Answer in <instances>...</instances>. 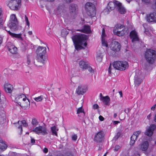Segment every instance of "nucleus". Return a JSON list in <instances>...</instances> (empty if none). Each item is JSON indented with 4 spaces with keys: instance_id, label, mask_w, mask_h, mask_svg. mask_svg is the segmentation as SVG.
I'll return each mask as SVG.
<instances>
[{
    "instance_id": "nucleus-9",
    "label": "nucleus",
    "mask_w": 156,
    "mask_h": 156,
    "mask_svg": "<svg viewBox=\"0 0 156 156\" xmlns=\"http://www.w3.org/2000/svg\"><path fill=\"white\" fill-rule=\"evenodd\" d=\"M10 19L7 24L8 26L12 30H16L17 28L18 23L16 15L14 14L11 15Z\"/></svg>"
},
{
    "instance_id": "nucleus-15",
    "label": "nucleus",
    "mask_w": 156,
    "mask_h": 156,
    "mask_svg": "<svg viewBox=\"0 0 156 156\" xmlns=\"http://www.w3.org/2000/svg\"><path fill=\"white\" fill-rule=\"evenodd\" d=\"M13 124L16 125V126L17 127L18 129L20 130L21 134L22 133L23 131L22 124H23V126L25 127H27L28 126L27 123L24 120L19 121L16 122L14 123Z\"/></svg>"
},
{
    "instance_id": "nucleus-5",
    "label": "nucleus",
    "mask_w": 156,
    "mask_h": 156,
    "mask_svg": "<svg viewBox=\"0 0 156 156\" xmlns=\"http://www.w3.org/2000/svg\"><path fill=\"white\" fill-rule=\"evenodd\" d=\"M88 39L87 35L79 34V50L85 48L87 45V41Z\"/></svg>"
},
{
    "instance_id": "nucleus-42",
    "label": "nucleus",
    "mask_w": 156,
    "mask_h": 156,
    "mask_svg": "<svg viewBox=\"0 0 156 156\" xmlns=\"http://www.w3.org/2000/svg\"><path fill=\"white\" fill-rule=\"evenodd\" d=\"M121 133L120 132H118L115 136V138L116 140L120 136Z\"/></svg>"
},
{
    "instance_id": "nucleus-37",
    "label": "nucleus",
    "mask_w": 156,
    "mask_h": 156,
    "mask_svg": "<svg viewBox=\"0 0 156 156\" xmlns=\"http://www.w3.org/2000/svg\"><path fill=\"white\" fill-rule=\"evenodd\" d=\"M69 9L72 12H75L76 10L75 5L74 4H71L70 6Z\"/></svg>"
},
{
    "instance_id": "nucleus-49",
    "label": "nucleus",
    "mask_w": 156,
    "mask_h": 156,
    "mask_svg": "<svg viewBox=\"0 0 156 156\" xmlns=\"http://www.w3.org/2000/svg\"><path fill=\"white\" fill-rule=\"evenodd\" d=\"M130 111V109L129 108H127V110L126 109H125L124 110V111L127 114H128Z\"/></svg>"
},
{
    "instance_id": "nucleus-45",
    "label": "nucleus",
    "mask_w": 156,
    "mask_h": 156,
    "mask_svg": "<svg viewBox=\"0 0 156 156\" xmlns=\"http://www.w3.org/2000/svg\"><path fill=\"white\" fill-rule=\"evenodd\" d=\"M0 19H3L2 9L0 8Z\"/></svg>"
},
{
    "instance_id": "nucleus-31",
    "label": "nucleus",
    "mask_w": 156,
    "mask_h": 156,
    "mask_svg": "<svg viewBox=\"0 0 156 156\" xmlns=\"http://www.w3.org/2000/svg\"><path fill=\"white\" fill-rule=\"evenodd\" d=\"M12 97H14V98L15 99V100L17 101L20 98H22L24 96H25V95L21 93L20 94H17L16 95H12Z\"/></svg>"
},
{
    "instance_id": "nucleus-8",
    "label": "nucleus",
    "mask_w": 156,
    "mask_h": 156,
    "mask_svg": "<svg viewBox=\"0 0 156 156\" xmlns=\"http://www.w3.org/2000/svg\"><path fill=\"white\" fill-rule=\"evenodd\" d=\"M113 66L114 69L119 70H124L128 67V62L124 61H116L113 63Z\"/></svg>"
},
{
    "instance_id": "nucleus-21",
    "label": "nucleus",
    "mask_w": 156,
    "mask_h": 156,
    "mask_svg": "<svg viewBox=\"0 0 156 156\" xmlns=\"http://www.w3.org/2000/svg\"><path fill=\"white\" fill-rule=\"evenodd\" d=\"M142 81L139 74H136L134 77V83L135 86L137 87L140 84Z\"/></svg>"
},
{
    "instance_id": "nucleus-43",
    "label": "nucleus",
    "mask_w": 156,
    "mask_h": 156,
    "mask_svg": "<svg viewBox=\"0 0 156 156\" xmlns=\"http://www.w3.org/2000/svg\"><path fill=\"white\" fill-rule=\"evenodd\" d=\"M87 69H88L89 71L90 72L94 73V70L89 65H88V67H87Z\"/></svg>"
},
{
    "instance_id": "nucleus-25",
    "label": "nucleus",
    "mask_w": 156,
    "mask_h": 156,
    "mask_svg": "<svg viewBox=\"0 0 156 156\" xmlns=\"http://www.w3.org/2000/svg\"><path fill=\"white\" fill-rule=\"evenodd\" d=\"M113 32L115 34L119 36H122L125 34V30L122 29V30L116 31V30H114Z\"/></svg>"
},
{
    "instance_id": "nucleus-52",
    "label": "nucleus",
    "mask_w": 156,
    "mask_h": 156,
    "mask_svg": "<svg viewBox=\"0 0 156 156\" xmlns=\"http://www.w3.org/2000/svg\"><path fill=\"white\" fill-rule=\"evenodd\" d=\"M63 1L65 2L69 3H70L72 2L73 0H62Z\"/></svg>"
},
{
    "instance_id": "nucleus-63",
    "label": "nucleus",
    "mask_w": 156,
    "mask_h": 156,
    "mask_svg": "<svg viewBox=\"0 0 156 156\" xmlns=\"http://www.w3.org/2000/svg\"><path fill=\"white\" fill-rule=\"evenodd\" d=\"M28 33L29 35H31L32 34V31H29Z\"/></svg>"
},
{
    "instance_id": "nucleus-55",
    "label": "nucleus",
    "mask_w": 156,
    "mask_h": 156,
    "mask_svg": "<svg viewBox=\"0 0 156 156\" xmlns=\"http://www.w3.org/2000/svg\"><path fill=\"white\" fill-rule=\"evenodd\" d=\"M35 143V140L34 139L32 138L31 137V143L33 144Z\"/></svg>"
},
{
    "instance_id": "nucleus-30",
    "label": "nucleus",
    "mask_w": 156,
    "mask_h": 156,
    "mask_svg": "<svg viewBox=\"0 0 156 156\" xmlns=\"http://www.w3.org/2000/svg\"><path fill=\"white\" fill-rule=\"evenodd\" d=\"M82 101V105L80 107V108H79V114L80 113H82V116H83L85 115V112H84V110L83 109V108L82 107L83 105V99H82L81 100Z\"/></svg>"
},
{
    "instance_id": "nucleus-40",
    "label": "nucleus",
    "mask_w": 156,
    "mask_h": 156,
    "mask_svg": "<svg viewBox=\"0 0 156 156\" xmlns=\"http://www.w3.org/2000/svg\"><path fill=\"white\" fill-rule=\"evenodd\" d=\"M152 8L154 9H156V0H153L151 5Z\"/></svg>"
},
{
    "instance_id": "nucleus-24",
    "label": "nucleus",
    "mask_w": 156,
    "mask_h": 156,
    "mask_svg": "<svg viewBox=\"0 0 156 156\" xmlns=\"http://www.w3.org/2000/svg\"><path fill=\"white\" fill-rule=\"evenodd\" d=\"M13 88L12 86L10 84L6 83L4 85V89L6 93H11L12 92Z\"/></svg>"
},
{
    "instance_id": "nucleus-26",
    "label": "nucleus",
    "mask_w": 156,
    "mask_h": 156,
    "mask_svg": "<svg viewBox=\"0 0 156 156\" xmlns=\"http://www.w3.org/2000/svg\"><path fill=\"white\" fill-rule=\"evenodd\" d=\"M101 100L103 101L105 105H109L110 98L108 96H106L105 97H102Z\"/></svg>"
},
{
    "instance_id": "nucleus-28",
    "label": "nucleus",
    "mask_w": 156,
    "mask_h": 156,
    "mask_svg": "<svg viewBox=\"0 0 156 156\" xmlns=\"http://www.w3.org/2000/svg\"><path fill=\"white\" fill-rule=\"evenodd\" d=\"M7 147V145L5 144V142L2 140H0V149L2 150H5Z\"/></svg>"
},
{
    "instance_id": "nucleus-12",
    "label": "nucleus",
    "mask_w": 156,
    "mask_h": 156,
    "mask_svg": "<svg viewBox=\"0 0 156 156\" xmlns=\"http://www.w3.org/2000/svg\"><path fill=\"white\" fill-rule=\"evenodd\" d=\"M105 134L102 130H100L95 135L94 141L98 143H101L103 141Z\"/></svg>"
},
{
    "instance_id": "nucleus-3",
    "label": "nucleus",
    "mask_w": 156,
    "mask_h": 156,
    "mask_svg": "<svg viewBox=\"0 0 156 156\" xmlns=\"http://www.w3.org/2000/svg\"><path fill=\"white\" fill-rule=\"evenodd\" d=\"M37 54V59L38 62L42 63H44V61L46 59L45 58V55L46 52V49L45 47L41 46H39L36 51Z\"/></svg>"
},
{
    "instance_id": "nucleus-14",
    "label": "nucleus",
    "mask_w": 156,
    "mask_h": 156,
    "mask_svg": "<svg viewBox=\"0 0 156 156\" xmlns=\"http://www.w3.org/2000/svg\"><path fill=\"white\" fill-rule=\"evenodd\" d=\"M32 131L38 134L41 133L43 135H44L48 134L46 128L41 126H39L38 127H37L34 128L33 129Z\"/></svg>"
},
{
    "instance_id": "nucleus-27",
    "label": "nucleus",
    "mask_w": 156,
    "mask_h": 156,
    "mask_svg": "<svg viewBox=\"0 0 156 156\" xmlns=\"http://www.w3.org/2000/svg\"><path fill=\"white\" fill-rule=\"evenodd\" d=\"M79 64L80 68L83 69H86L88 67V64L83 61H80Z\"/></svg>"
},
{
    "instance_id": "nucleus-2",
    "label": "nucleus",
    "mask_w": 156,
    "mask_h": 156,
    "mask_svg": "<svg viewBox=\"0 0 156 156\" xmlns=\"http://www.w3.org/2000/svg\"><path fill=\"white\" fill-rule=\"evenodd\" d=\"M73 36L71 38L75 47V51L73 53V58L74 61L77 62L78 60V33H74L75 31H72Z\"/></svg>"
},
{
    "instance_id": "nucleus-1",
    "label": "nucleus",
    "mask_w": 156,
    "mask_h": 156,
    "mask_svg": "<svg viewBox=\"0 0 156 156\" xmlns=\"http://www.w3.org/2000/svg\"><path fill=\"white\" fill-rule=\"evenodd\" d=\"M145 58L149 64H153L156 60V51L147 48L144 54Z\"/></svg>"
},
{
    "instance_id": "nucleus-22",
    "label": "nucleus",
    "mask_w": 156,
    "mask_h": 156,
    "mask_svg": "<svg viewBox=\"0 0 156 156\" xmlns=\"http://www.w3.org/2000/svg\"><path fill=\"white\" fill-rule=\"evenodd\" d=\"M149 146L147 141H144L141 144L139 145V147L142 151H146L148 149Z\"/></svg>"
},
{
    "instance_id": "nucleus-34",
    "label": "nucleus",
    "mask_w": 156,
    "mask_h": 156,
    "mask_svg": "<svg viewBox=\"0 0 156 156\" xmlns=\"http://www.w3.org/2000/svg\"><path fill=\"white\" fill-rule=\"evenodd\" d=\"M25 98H24L23 99V100L24 101H26L25 103H27L26 106H27L28 105L30 106V102L29 100L25 96Z\"/></svg>"
},
{
    "instance_id": "nucleus-4",
    "label": "nucleus",
    "mask_w": 156,
    "mask_h": 156,
    "mask_svg": "<svg viewBox=\"0 0 156 156\" xmlns=\"http://www.w3.org/2000/svg\"><path fill=\"white\" fill-rule=\"evenodd\" d=\"M85 9L87 15L91 17H94L96 15V7L94 4L87 2L85 5Z\"/></svg>"
},
{
    "instance_id": "nucleus-16",
    "label": "nucleus",
    "mask_w": 156,
    "mask_h": 156,
    "mask_svg": "<svg viewBox=\"0 0 156 156\" xmlns=\"http://www.w3.org/2000/svg\"><path fill=\"white\" fill-rule=\"evenodd\" d=\"M141 131L139 130L133 133V135L130 137V145L132 146L135 143V141L137 140L139 135L141 133Z\"/></svg>"
},
{
    "instance_id": "nucleus-36",
    "label": "nucleus",
    "mask_w": 156,
    "mask_h": 156,
    "mask_svg": "<svg viewBox=\"0 0 156 156\" xmlns=\"http://www.w3.org/2000/svg\"><path fill=\"white\" fill-rule=\"evenodd\" d=\"M149 65L147 62H143L142 63V67L146 69H147Z\"/></svg>"
},
{
    "instance_id": "nucleus-7",
    "label": "nucleus",
    "mask_w": 156,
    "mask_h": 156,
    "mask_svg": "<svg viewBox=\"0 0 156 156\" xmlns=\"http://www.w3.org/2000/svg\"><path fill=\"white\" fill-rule=\"evenodd\" d=\"M7 6L14 10H18L20 9L21 5V0H8Z\"/></svg>"
},
{
    "instance_id": "nucleus-51",
    "label": "nucleus",
    "mask_w": 156,
    "mask_h": 156,
    "mask_svg": "<svg viewBox=\"0 0 156 156\" xmlns=\"http://www.w3.org/2000/svg\"><path fill=\"white\" fill-rule=\"evenodd\" d=\"M99 119L101 121H103L104 119V118L101 115L99 116Z\"/></svg>"
},
{
    "instance_id": "nucleus-58",
    "label": "nucleus",
    "mask_w": 156,
    "mask_h": 156,
    "mask_svg": "<svg viewBox=\"0 0 156 156\" xmlns=\"http://www.w3.org/2000/svg\"><path fill=\"white\" fill-rule=\"evenodd\" d=\"M111 70H112L111 66V65H110L108 69V71L109 73H111Z\"/></svg>"
},
{
    "instance_id": "nucleus-6",
    "label": "nucleus",
    "mask_w": 156,
    "mask_h": 156,
    "mask_svg": "<svg viewBox=\"0 0 156 156\" xmlns=\"http://www.w3.org/2000/svg\"><path fill=\"white\" fill-rule=\"evenodd\" d=\"M80 20L81 21L79 25V31L86 34H90L91 32L90 26L88 25L85 24V21L84 19L81 18Z\"/></svg>"
},
{
    "instance_id": "nucleus-59",
    "label": "nucleus",
    "mask_w": 156,
    "mask_h": 156,
    "mask_svg": "<svg viewBox=\"0 0 156 156\" xmlns=\"http://www.w3.org/2000/svg\"><path fill=\"white\" fill-rule=\"evenodd\" d=\"M48 151V149L46 148H44L43 150V152L45 153H47Z\"/></svg>"
},
{
    "instance_id": "nucleus-39",
    "label": "nucleus",
    "mask_w": 156,
    "mask_h": 156,
    "mask_svg": "<svg viewBox=\"0 0 156 156\" xmlns=\"http://www.w3.org/2000/svg\"><path fill=\"white\" fill-rule=\"evenodd\" d=\"M115 29L117 30H121L122 28H123L124 27V26L122 25H121V24H118L115 26Z\"/></svg>"
},
{
    "instance_id": "nucleus-19",
    "label": "nucleus",
    "mask_w": 156,
    "mask_h": 156,
    "mask_svg": "<svg viewBox=\"0 0 156 156\" xmlns=\"http://www.w3.org/2000/svg\"><path fill=\"white\" fill-rule=\"evenodd\" d=\"M146 20L148 23L156 22V11L147 15Z\"/></svg>"
},
{
    "instance_id": "nucleus-41",
    "label": "nucleus",
    "mask_w": 156,
    "mask_h": 156,
    "mask_svg": "<svg viewBox=\"0 0 156 156\" xmlns=\"http://www.w3.org/2000/svg\"><path fill=\"white\" fill-rule=\"evenodd\" d=\"M143 26L144 28V30H145L144 31V33L145 34H146L147 35L149 36V35H150V34L148 31V29H147L145 27V25H143Z\"/></svg>"
},
{
    "instance_id": "nucleus-11",
    "label": "nucleus",
    "mask_w": 156,
    "mask_h": 156,
    "mask_svg": "<svg viewBox=\"0 0 156 156\" xmlns=\"http://www.w3.org/2000/svg\"><path fill=\"white\" fill-rule=\"evenodd\" d=\"M3 20L0 19V29L2 28L4 30H5L11 37H15L20 39V40H22V38L21 37V35L20 34H16L12 33L10 31V30H8L6 29V27L3 26Z\"/></svg>"
},
{
    "instance_id": "nucleus-38",
    "label": "nucleus",
    "mask_w": 156,
    "mask_h": 156,
    "mask_svg": "<svg viewBox=\"0 0 156 156\" xmlns=\"http://www.w3.org/2000/svg\"><path fill=\"white\" fill-rule=\"evenodd\" d=\"M102 44L103 46L108 47V44L105 42V38H101Z\"/></svg>"
},
{
    "instance_id": "nucleus-60",
    "label": "nucleus",
    "mask_w": 156,
    "mask_h": 156,
    "mask_svg": "<svg viewBox=\"0 0 156 156\" xmlns=\"http://www.w3.org/2000/svg\"><path fill=\"white\" fill-rule=\"evenodd\" d=\"M30 60L29 58V57H28L27 58V63L28 65H29L30 63Z\"/></svg>"
},
{
    "instance_id": "nucleus-23",
    "label": "nucleus",
    "mask_w": 156,
    "mask_h": 156,
    "mask_svg": "<svg viewBox=\"0 0 156 156\" xmlns=\"http://www.w3.org/2000/svg\"><path fill=\"white\" fill-rule=\"evenodd\" d=\"M87 90V88L86 85H81L79 86V95H83L85 93Z\"/></svg>"
},
{
    "instance_id": "nucleus-48",
    "label": "nucleus",
    "mask_w": 156,
    "mask_h": 156,
    "mask_svg": "<svg viewBox=\"0 0 156 156\" xmlns=\"http://www.w3.org/2000/svg\"><path fill=\"white\" fill-rule=\"evenodd\" d=\"M119 147H120L119 145H116L114 149V151H117L119 148Z\"/></svg>"
},
{
    "instance_id": "nucleus-13",
    "label": "nucleus",
    "mask_w": 156,
    "mask_h": 156,
    "mask_svg": "<svg viewBox=\"0 0 156 156\" xmlns=\"http://www.w3.org/2000/svg\"><path fill=\"white\" fill-rule=\"evenodd\" d=\"M156 128V126L155 124H151L149 126H147L146 128V130L144 132V134L148 136H151Z\"/></svg>"
},
{
    "instance_id": "nucleus-46",
    "label": "nucleus",
    "mask_w": 156,
    "mask_h": 156,
    "mask_svg": "<svg viewBox=\"0 0 156 156\" xmlns=\"http://www.w3.org/2000/svg\"><path fill=\"white\" fill-rule=\"evenodd\" d=\"M92 108L94 109H97L99 108V106L97 104H95L93 106Z\"/></svg>"
},
{
    "instance_id": "nucleus-44",
    "label": "nucleus",
    "mask_w": 156,
    "mask_h": 156,
    "mask_svg": "<svg viewBox=\"0 0 156 156\" xmlns=\"http://www.w3.org/2000/svg\"><path fill=\"white\" fill-rule=\"evenodd\" d=\"M105 31L104 28L103 29L102 31V34L101 35V38H105Z\"/></svg>"
},
{
    "instance_id": "nucleus-53",
    "label": "nucleus",
    "mask_w": 156,
    "mask_h": 156,
    "mask_svg": "<svg viewBox=\"0 0 156 156\" xmlns=\"http://www.w3.org/2000/svg\"><path fill=\"white\" fill-rule=\"evenodd\" d=\"M110 3V2H109V3H108V8H109V9H110V10H112L113 9H111V7H112L113 6V5H109V3Z\"/></svg>"
},
{
    "instance_id": "nucleus-33",
    "label": "nucleus",
    "mask_w": 156,
    "mask_h": 156,
    "mask_svg": "<svg viewBox=\"0 0 156 156\" xmlns=\"http://www.w3.org/2000/svg\"><path fill=\"white\" fill-rule=\"evenodd\" d=\"M43 99V97L42 95H41L35 98L34 99L36 101H41Z\"/></svg>"
},
{
    "instance_id": "nucleus-18",
    "label": "nucleus",
    "mask_w": 156,
    "mask_h": 156,
    "mask_svg": "<svg viewBox=\"0 0 156 156\" xmlns=\"http://www.w3.org/2000/svg\"><path fill=\"white\" fill-rule=\"evenodd\" d=\"M111 49L114 51H120L121 48L120 44L117 41H114L111 44Z\"/></svg>"
},
{
    "instance_id": "nucleus-57",
    "label": "nucleus",
    "mask_w": 156,
    "mask_h": 156,
    "mask_svg": "<svg viewBox=\"0 0 156 156\" xmlns=\"http://www.w3.org/2000/svg\"><path fill=\"white\" fill-rule=\"evenodd\" d=\"M119 122H120L119 121H115L113 122V124L114 125H116L118 124Z\"/></svg>"
},
{
    "instance_id": "nucleus-47",
    "label": "nucleus",
    "mask_w": 156,
    "mask_h": 156,
    "mask_svg": "<svg viewBox=\"0 0 156 156\" xmlns=\"http://www.w3.org/2000/svg\"><path fill=\"white\" fill-rule=\"evenodd\" d=\"M77 138V136L76 135H74L72 136V140H76Z\"/></svg>"
},
{
    "instance_id": "nucleus-29",
    "label": "nucleus",
    "mask_w": 156,
    "mask_h": 156,
    "mask_svg": "<svg viewBox=\"0 0 156 156\" xmlns=\"http://www.w3.org/2000/svg\"><path fill=\"white\" fill-rule=\"evenodd\" d=\"M51 129L52 133V134L53 135L57 136V131H58V129L56 128V126H54L51 127Z\"/></svg>"
},
{
    "instance_id": "nucleus-54",
    "label": "nucleus",
    "mask_w": 156,
    "mask_h": 156,
    "mask_svg": "<svg viewBox=\"0 0 156 156\" xmlns=\"http://www.w3.org/2000/svg\"><path fill=\"white\" fill-rule=\"evenodd\" d=\"M3 40V37L0 35V46H1Z\"/></svg>"
},
{
    "instance_id": "nucleus-50",
    "label": "nucleus",
    "mask_w": 156,
    "mask_h": 156,
    "mask_svg": "<svg viewBox=\"0 0 156 156\" xmlns=\"http://www.w3.org/2000/svg\"><path fill=\"white\" fill-rule=\"evenodd\" d=\"M143 2L146 4H148L150 2L149 0H142Z\"/></svg>"
},
{
    "instance_id": "nucleus-20",
    "label": "nucleus",
    "mask_w": 156,
    "mask_h": 156,
    "mask_svg": "<svg viewBox=\"0 0 156 156\" xmlns=\"http://www.w3.org/2000/svg\"><path fill=\"white\" fill-rule=\"evenodd\" d=\"M130 37L132 40V42H134L139 41V38L138 37L137 33L135 30H132L130 33Z\"/></svg>"
},
{
    "instance_id": "nucleus-17",
    "label": "nucleus",
    "mask_w": 156,
    "mask_h": 156,
    "mask_svg": "<svg viewBox=\"0 0 156 156\" xmlns=\"http://www.w3.org/2000/svg\"><path fill=\"white\" fill-rule=\"evenodd\" d=\"M6 47L8 51L11 53L14 54L17 53V48L11 42H8Z\"/></svg>"
},
{
    "instance_id": "nucleus-10",
    "label": "nucleus",
    "mask_w": 156,
    "mask_h": 156,
    "mask_svg": "<svg viewBox=\"0 0 156 156\" xmlns=\"http://www.w3.org/2000/svg\"><path fill=\"white\" fill-rule=\"evenodd\" d=\"M109 5H113V6L111 7L112 9H114L116 7L118 11L121 14H124L126 12L125 8L122 6V3L118 1L112 2L109 3Z\"/></svg>"
},
{
    "instance_id": "nucleus-64",
    "label": "nucleus",
    "mask_w": 156,
    "mask_h": 156,
    "mask_svg": "<svg viewBox=\"0 0 156 156\" xmlns=\"http://www.w3.org/2000/svg\"><path fill=\"white\" fill-rule=\"evenodd\" d=\"M154 121L156 122V114L155 115V116H154Z\"/></svg>"
},
{
    "instance_id": "nucleus-56",
    "label": "nucleus",
    "mask_w": 156,
    "mask_h": 156,
    "mask_svg": "<svg viewBox=\"0 0 156 156\" xmlns=\"http://www.w3.org/2000/svg\"><path fill=\"white\" fill-rule=\"evenodd\" d=\"M151 113L148 115L147 116V119L149 120H150L151 119Z\"/></svg>"
},
{
    "instance_id": "nucleus-35",
    "label": "nucleus",
    "mask_w": 156,
    "mask_h": 156,
    "mask_svg": "<svg viewBox=\"0 0 156 156\" xmlns=\"http://www.w3.org/2000/svg\"><path fill=\"white\" fill-rule=\"evenodd\" d=\"M25 21L26 22V24L27 26V29H29V27H30V23L29 21L28 18L26 15H25Z\"/></svg>"
},
{
    "instance_id": "nucleus-61",
    "label": "nucleus",
    "mask_w": 156,
    "mask_h": 156,
    "mask_svg": "<svg viewBox=\"0 0 156 156\" xmlns=\"http://www.w3.org/2000/svg\"><path fill=\"white\" fill-rule=\"evenodd\" d=\"M156 104H155V105H153L151 108V109L152 110H154V109H155V106H156Z\"/></svg>"
},
{
    "instance_id": "nucleus-62",
    "label": "nucleus",
    "mask_w": 156,
    "mask_h": 156,
    "mask_svg": "<svg viewBox=\"0 0 156 156\" xmlns=\"http://www.w3.org/2000/svg\"><path fill=\"white\" fill-rule=\"evenodd\" d=\"M119 93L120 95V97H122V92L121 91H120L119 92Z\"/></svg>"
},
{
    "instance_id": "nucleus-32",
    "label": "nucleus",
    "mask_w": 156,
    "mask_h": 156,
    "mask_svg": "<svg viewBox=\"0 0 156 156\" xmlns=\"http://www.w3.org/2000/svg\"><path fill=\"white\" fill-rule=\"evenodd\" d=\"M31 123L33 126H36L38 124V122L36 118H34L32 119Z\"/></svg>"
}]
</instances>
